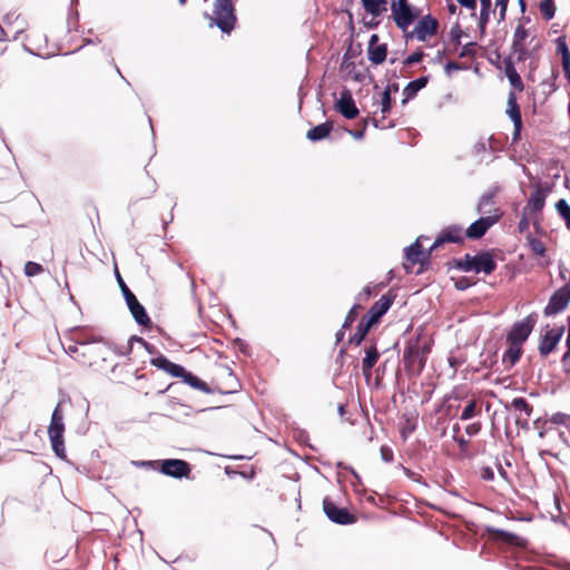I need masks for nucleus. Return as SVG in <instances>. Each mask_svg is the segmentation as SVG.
I'll return each instance as SVG.
<instances>
[{
  "instance_id": "1",
  "label": "nucleus",
  "mask_w": 570,
  "mask_h": 570,
  "mask_svg": "<svg viewBox=\"0 0 570 570\" xmlns=\"http://www.w3.org/2000/svg\"><path fill=\"white\" fill-rule=\"evenodd\" d=\"M105 350L106 347L96 341L94 343H75L65 348L73 360L89 366L94 365L99 357L105 360Z\"/></svg>"
},
{
  "instance_id": "2",
  "label": "nucleus",
  "mask_w": 570,
  "mask_h": 570,
  "mask_svg": "<svg viewBox=\"0 0 570 570\" xmlns=\"http://www.w3.org/2000/svg\"><path fill=\"white\" fill-rule=\"evenodd\" d=\"M458 267L466 273H484L489 275L497 268V263L492 253L482 252L476 255L466 254L458 262Z\"/></svg>"
},
{
  "instance_id": "3",
  "label": "nucleus",
  "mask_w": 570,
  "mask_h": 570,
  "mask_svg": "<svg viewBox=\"0 0 570 570\" xmlns=\"http://www.w3.org/2000/svg\"><path fill=\"white\" fill-rule=\"evenodd\" d=\"M207 18L210 20L209 26H217L223 32L229 33L236 22L234 8L230 0H215L213 14Z\"/></svg>"
},
{
  "instance_id": "4",
  "label": "nucleus",
  "mask_w": 570,
  "mask_h": 570,
  "mask_svg": "<svg viewBox=\"0 0 570 570\" xmlns=\"http://www.w3.org/2000/svg\"><path fill=\"white\" fill-rule=\"evenodd\" d=\"M65 423L63 415L59 410V405L53 410L51 415V421L48 428V435L51 442V446L56 455L60 459L66 458V449H65Z\"/></svg>"
},
{
  "instance_id": "5",
  "label": "nucleus",
  "mask_w": 570,
  "mask_h": 570,
  "mask_svg": "<svg viewBox=\"0 0 570 570\" xmlns=\"http://www.w3.org/2000/svg\"><path fill=\"white\" fill-rule=\"evenodd\" d=\"M391 10L396 26L404 31L416 18V13L407 3V0H392Z\"/></svg>"
},
{
  "instance_id": "6",
  "label": "nucleus",
  "mask_w": 570,
  "mask_h": 570,
  "mask_svg": "<svg viewBox=\"0 0 570 570\" xmlns=\"http://www.w3.org/2000/svg\"><path fill=\"white\" fill-rule=\"evenodd\" d=\"M530 37V33L522 24H519L513 35L512 41V56L511 59L515 57L518 61L524 60L528 57V48H527V39Z\"/></svg>"
},
{
  "instance_id": "7",
  "label": "nucleus",
  "mask_w": 570,
  "mask_h": 570,
  "mask_svg": "<svg viewBox=\"0 0 570 570\" xmlns=\"http://www.w3.org/2000/svg\"><path fill=\"white\" fill-rule=\"evenodd\" d=\"M570 302V287L563 286L559 288L550 298L544 308L546 315H554L562 312Z\"/></svg>"
},
{
  "instance_id": "8",
  "label": "nucleus",
  "mask_w": 570,
  "mask_h": 570,
  "mask_svg": "<svg viewBox=\"0 0 570 570\" xmlns=\"http://www.w3.org/2000/svg\"><path fill=\"white\" fill-rule=\"evenodd\" d=\"M160 471L165 475L173 478H183L187 476L190 472L189 464L186 461L178 459H167L159 461Z\"/></svg>"
},
{
  "instance_id": "9",
  "label": "nucleus",
  "mask_w": 570,
  "mask_h": 570,
  "mask_svg": "<svg viewBox=\"0 0 570 570\" xmlns=\"http://www.w3.org/2000/svg\"><path fill=\"white\" fill-rule=\"evenodd\" d=\"M534 320L531 316L515 323L508 335V341L521 345L532 332Z\"/></svg>"
},
{
  "instance_id": "10",
  "label": "nucleus",
  "mask_w": 570,
  "mask_h": 570,
  "mask_svg": "<svg viewBox=\"0 0 570 570\" xmlns=\"http://www.w3.org/2000/svg\"><path fill=\"white\" fill-rule=\"evenodd\" d=\"M336 109L347 119H354L358 115V109L348 90H343L335 101Z\"/></svg>"
},
{
  "instance_id": "11",
  "label": "nucleus",
  "mask_w": 570,
  "mask_h": 570,
  "mask_svg": "<svg viewBox=\"0 0 570 570\" xmlns=\"http://www.w3.org/2000/svg\"><path fill=\"white\" fill-rule=\"evenodd\" d=\"M436 28L438 21L431 16H425L417 22L411 36L420 41H425L429 37L436 32Z\"/></svg>"
},
{
  "instance_id": "12",
  "label": "nucleus",
  "mask_w": 570,
  "mask_h": 570,
  "mask_svg": "<svg viewBox=\"0 0 570 570\" xmlns=\"http://www.w3.org/2000/svg\"><path fill=\"white\" fill-rule=\"evenodd\" d=\"M497 216L479 218L468 227L465 232L466 237L472 239L481 238L488 232V229L497 223Z\"/></svg>"
},
{
  "instance_id": "13",
  "label": "nucleus",
  "mask_w": 570,
  "mask_h": 570,
  "mask_svg": "<svg viewBox=\"0 0 570 570\" xmlns=\"http://www.w3.org/2000/svg\"><path fill=\"white\" fill-rule=\"evenodd\" d=\"M323 508L328 519L333 522L340 524H350L354 522V518L345 509L337 508L328 500H324Z\"/></svg>"
},
{
  "instance_id": "14",
  "label": "nucleus",
  "mask_w": 570,
  "mask_h": 570,
  "mask_svg": "<svg viewBox=\"0 0 570 570\" xmlns=\"http://www.w3.org/2000/svg\"><path fill=\"white\" fill-rule=\"evenodd\" d=\"M463 240V229L459 226L445 228L434 240L430 250H433L444 243H461Z\"/></svg>"
},
{
  "instance_id": "15",
  "label": "nucleus",
  "mask_w": 570,
  "mask_h": 570,
  "mask_svg": "<svg viewBox=\"0 0 570 570\" xmlns=\"http://www.w3.org/2000/svg\"><path fill=\"white\" fill-rule=\"evenodd\" d=\"M564 333V327H556L546 332L540 344V353L547 355L553 351Z\"/></svg>"
},
{
  "instance_id": "16",
  "label": "nucleus",
  "mask_w": 570,
  "mask_h": 570,
  "mask_svg": "<svg viewBox=\"0 0 570 570\" xmlns=\"http://www.w3.org/2000/svg\"><path fill=\"white\" fill-rule=\"evenodd\" d=\"M392 299L387 296H382L368 311L364 318L370 324L374 325L391 307Z\"/></svg>"
},
{
  "instance_id": "17",
  "label": "nucleus",
  "mask_w": 570,
  "mask_h": 570,
  "mask_svg": "<svg viewBox=\"0 0 570 570\" xmlns=\"http://www.w3.org/2000/svg\"><path fill=\"white\" fill-rule=\"evenodd\" d=\"M367 55L368 59L376 65L382 63L386 58V46L379 43V37L376 35L371 36Z\"/></svg>"
},
{
  "instance_id": "18",
  "label": "nucleus",
  "mask_w": 570,
  "mask_h": 570,
  "mask_svg": "<svg viewBox=\"0 0 570 570\" xmlns=\"http://www.w3.org/2000/svg\"><path fill=\"white\" fill-rule=\"evenodd\" d=\"M426 239V237L420 236L414 244H412L405 249V257L409 262L413 264L421 263L430 255L432 250L429 249L425 253L422 246V242Z\"/></svg>"
},
{
  "instance_id": "19",
  "label": "nucleus",
  "mask_w": 570,
  "mask_h": 570,
  "mask_svg": "<svg viewBox=\"0 0 570 570\" xmlns=\"http://www.w3.org/2000/svg\"><path fill=\"white\" fill-rule=\"evenodd\" d=\"M151 364L175 377L185 375V368L178 364H175L164 356H157L151 360Z\"/></svg>"
},
{
  "instance_id": "20",
  "label": "nucleus",
  "mask_w": 570,
  "mask_h": 570,
  "mask_svg": "<svg viewBox=\"0 0 570 570\" xmlns=\"http://www.w3.org/2000/svg\"><path fill=\"white\" fill-rule=\"evenodd\" d=\"M375 114L380 111L384 118L391 110V94L390 89H385L374 96Z\"/></svg>"
},
{
  "instance_id": "21",
  "label": "nucleus",
  "mask_w": 570,
  "mask_h": 570,
  "mask_svg": "<svg viewBox=\"0 0 570 570\" xmlns=\"http://www.w3.org/2000/svg\"><path fill=\"white\" fill-rule=\"evenodd\" d=\"M508 105H509V108H508L507 112L510 116L511 120L513 121L514 127H515V135H518L519 130L521 128V115H520L519 107L515 102V97L513 94L510 95Z\"/></svg>"
},
{
  "instance_id": "22",
  "label": "nucleus",
  "mask_w": 570,
  "mask_h": 570,
  "mask_svg": "<svg viewBox=\"0 0 570 570\" xmlns=\"http://www.w3.org/2000/svg\"><path fill=\"white\" fill-rule=\"evenodd\" d=\"M332 130V125L328 122L321 124L307 131L306 137L309 140H321L328 136Z\"/></svg>"
},
{
  "instance_id": "23",
  "label": "nucleus",
  "mask_w": 570,
  "mask_h": 570,
  "mask_svg": "<svg viewBox=\"0 0 570 570\" xmlns=\"http://www.w3.org/2000/svg\"><path fill=\"white\" fill-rule=\"evenodd\" d=\"M546 200V193L540 188H537L532 194L528 202L527 207L530 210L539 212L542 209Z\"/></svg>"
},
{
  "instance_id": "24",
  "label": "nucleus",
  "mask_w": 570,
  "mask_h": 570,
  "mask_svg": "<svg viewBox=\"0 0 570 570\" xmlns=\"http://www.w3.org/2000/svg\"><path fill=\"white\" fill-rule=\"evenodd\" d=\"M505 76L512 87H514L515 89H518L520 91L523 89L522 80L511 61H508L505 63Z\"/></svg>"
},
{
  "instance_id": "25",
  "label": "nucleus",
  "mask_w": 570,
  "mask_h": 570,
  "mask_svg": "<svg viewBox=\"0 0 570 570\" xmlns=\"http://www.w3.org/2000/svg\"><path fill=\"white\" fill-rule=\"evenodd\" d=\"M362 3L365 10L373 16H380L386 10L385 0H362Z\"/></svg>"
},
{
  "instance_id": "26",
  "label": "nucleus",
  "mask_w": 570,
  "mask_h": 570,
  "mask_svg": "<svg viewBox=\"0 0 570 570\" xmlns=\"http://www.w3.org/2000/svg\"><path fill=\"white\" fill-rule=\"evenodd\" d=\"M428 83V78L421 77L407 83L404 88V95L406 99L413 98L421 89H423Z\"/></svg>"
},
{
  "instance_id": "27",
  "label": "nucleus",
  "mask_w": 570,
  "mask_h": 570,
  "mask_svg": "<svg viewBox=\"0 0 570 570\" xmlns=\"http://www.w3.org/2000/svg\"><path fill=\"white\" fill-rule=\"evenodd\" d=\"M135 321L141 326L150 325V318L146 313L145 307L139 303L129 309Z\"/></svg>"
},
{
  "instance_id": "28",
  "label": "nucleus",
  "mask_w": 570,
  "mask_h": 570,
  "mask_svg": "<svg viewBox=\"0 0 570 570\" xmlns=\"http://www.w3.org/2000/svg\"><path fill=\"white\" fill-rule=\"evenodd\" d=\"M481 4V12L479 18V28L483 32L485 29V26L490 19L491 13V0H480Z\"/></svg>"
},
{
  "instance_id": "29",
  "label": "nucleus",
  "mask_w": 570,
  "mask_h": 570,
  "mask_svg": "<svg viewBox=\"0 0 570 570\" xmlns=\"http://www.w3.org/2000/svg\"><path fill=\"white\" fill-rule=\"evenodd\" d=\"M379 358V353L375 347H371L366 351V355L363 358L362 367L365 373H368Z\"/></svg>"
},
{
  "instance_id": "30",
  "label": "nucleus",
  "mask_w": 570,
  "mask_h": 570,
  "mask_svg": "<svg viewBox=\"0 0 570 570\" xmlns=\"http://www.w3.org/2000/svg\"><path fill=\"white\" fill-rule=\"evenodd\" d=\"M540 12L546 20H551L554 16L556 7L553 0H542L539 4Z\"/></svg>"
},
{
  "instance_id": "31",
  "label": "nucleus",
  "mask_w": 570,
  "mask_h": 570,
  "mask_svg": "<svg viewBox=\"0 0 570 570\" xmlns=\"http://www.w3.org/2000/svg\"><path fill=\"white\" fill-rule=\"evenodd\" d=\"M521 355V345L515 343H510V347L504 354L503 360L505 362H510V364H514Z\"/></svg>"
},
{
  "instance_id": "32",
  "label": "nucleus",
  "mask_w": 570,
  "mask_h": 570,
  "mask_svg": "<svg viewBox=\"0 0 570 570\" xmlns=\"http://www.w3.org/2000/svg\"><path fill=\"white\" fill-rule=\"evenodd\" d=\"M558 214L566 220L567 227L570 229V206L564 199H560L556 204Z\"/></svg>"
},
{
  "instance_id": "33",
  "label": "nucleus",
  "mask_w": 570,
  "mask_h": 570,
  "mask_svg": "<svg viewBox=\"0 0 570 570\" xmlns=\"http://www.w3.org/2000/svg\"><path fill=\"white\" fill-rule=\"evenodd\" d=\"M372 324H370L368 322H366L365 320H363L358 326H357V330H356V333L354 334L352 341L355 342V344H360L364 337L366 336L368 330L371 328Z\"/></svg>"
},
{
  "instance_id": "34",
  "label": "nucleus",
  "mask_w": 570,
  "mask_h": 570,
  "mask_svg": "<svg viewBox=\"0 0 570 570\" xmlns=\"http://www.w3.org/2000/svg\"><path fill=\"white\" fill-rule=\"evenodd\" d=\"M489 532L493 535L495 539H501L507 542H519V538L510 532L499 530V529H489Z\"/></svg>"
},
{
  "instance_id": "35",
  "label": "nucleus",
  "mask_w": 570,
  "mask_h": 570,
  "mask_svg": "<svg viewBox=\"0 0 570 570\" xmlns=\"http://www.w3.org/2000/svg\"><path fill=\"white\" fill-rule=\"evenodd\" d=\"M550 421L554 424L564 425L570 429V415L564 413H556L551 416Z\"/></svg>"
},
{
  "instance_id": "36",
  "label": "nucleus",
  "mask_w": 570,
  "mask_h": 570,
  "mask_svg": "<svg viewBox=\"0 0 570 570\" xmlns=\"http://www.w3.org/2000/svg\"><path fill=\"white\" fill-rule=\"evenodd\" d=\"M42 272L41 265L35 262H28L24 265V273L27 276H36L39 275Z\"/></svg>"
},
{
  "instance_id": "37",
  "label": "nucleus",
  "mask_w": 570,
  "mask_h": 570,
  "mask_svg": "<svg viewBox=\"0 0 570 570\" xmlns=\"http://www.w3.org/2000/svg\"><path fill=\"white\" fill-rule=\"evenodd\" d=\"M476 409V403L474 401H470L469 404L463 409L461 414V420H470L474 416Z\"/></svg>"
},
{
  "instance_id": "38",
  "label": "nucleus",
  "mask_w": 570,
  "mask_h": 570,
  "mask_svg": "<svg viewBox=\"0 0 570 570\" xmlns=\"http://www.w3.org/2000/svg\"><path fill=\"white\" fill-rule=\"evenodd\" d=\"M529 245L531 250L537 255H543L546 253V247L542 242L535 238H531L529 240Z\"/></svg>"
},
{
  "instance_id": "39",
  "label": "nucleus",
  "mask_w": 570,
  "mask_h": 570,
  "mask_svg": "<svg viewBox=\"0 0 570 570\" xmlns=\"http://www.w3.org/2000/svg\"><path fill=\"white\" fill-rule=\"evenodd\" d=\"M509 0H497L495 6L499 8V17L498 20L503 21L505 19L507 8Z\"/></svg>"
},
{
  "instance_id": "40",
  "label": "nucleus",
  "mask_w": 570,
  "mask_h": 570,
  "mask_svg": "<svg viewBox=\"0 0 570 570\" xmlns=\"http://www.w3.org/2000/svg\"><path fill=\"white\" fill-rule=\"evenodd\" d=\"M124 297L129 309L139 304L137 297L130 292V289L125 291Z\"/></svg>"
},
{
  "instance_id": "41",
  "label": "nucleus",
  "mask_w": 570,
  "mask_h": 570,
  "mask_svg": "<svg viewBox=\"0 0 570 570\" xmlns=\"http://www.w3.org/2000/svg\"><path fill=\"white\" fill-rule=\"evenodd\" d=\"M181 377L184 379L185 382H187L188 384H190L194 387H200L203 385V383L199 381V379L191 375L190 373L185 372V375Z\"/></svg>"
},
{
  "instance_id": "42",
  "label": "nucleus",
  "mask_w": 570,
  "mask_h": 570,
  "mask_svg": "<svg viewBox=\"0 0 570 570\" xmlns=\"http://www.w3.org/2000/svg\"><path fill=\"white\" fill-rule=\"evenodd\" d=\"M356 309H357L356 305L351 308V311L348 312V314L345 318V322L343 324L344 327L350 326L354 322V320L356 317Z\"/></svg>"
},
{
  "instance_id": "43",
  "label": "nucleus",
  "mask_w": 570,
  "mask_h": 570,
  "mask_svg": "<svg viewBox=\"0 0 570 570\" xmlns=\"http://www.w3.org/2000/svg\"><path fill=\"white\" fill-rule=\"evenodd\" d=\"M132 464L139 468H154L159 461H132Z\"/></svg>"
},
{
  "instance_id": "44",
  "label": "nucleus",
  "mask_w": 570,
  "mask_h": 570,
  "mask_svg": "<svg viewBox=\"0 0 570 570\" xmlns=\"http://www.w3.org/2000/svg\"><path fill=\"white\" fill-rule=\"evenodd\" d=\"M558 48L562 55V61H566V57L570 58V52L564 41H559Z\"/></svg>"
},
{
  "instance_id": "45",
  "label": "nucleus",
  "mask_w": 570,
  "mask_h": 570,
  "mask_svg": "<svg viewBox=\"0 0 570 570\" xmlns=\"http://www.w3.org/2000/svg\"><path fill=\"white\" fill-rule=\"evenodd\" d=\"M462 7H465L474 12L476 9V0H456Z\"/></svg>"
},
{
  "instance_id": "46",
  "label": "nucleus",
  "mask_w": 570,
  "mask_h": 570,
  "mask_svg": "<svg viewBox=\"0 0 570 570\" xmlns=\"http://www.w3.org/2000/svg\"><path fill=\"white\" fill-rule=\"evenodd\" d=\"M422 57H423V55L421 52H415L407 57L406 62L410 65L416 63V62L421 61Z\"/></svg>"
},
{
  "instance_id": "47",
  "label": "nucleus",
  "mask_w": 570,
  "mask_h": 570,
  "mask_svg": "<svg viewBox=\"0 0 570 570\" xmlns=\"http://www.w3.org/2000/svg\"><path fill=\"white\" fill-rule=\"evenodd\" d=\"M563 70L567 79L570 81V58L566 57V61H562Z\"/></svg>"
},
{
  "instance_id": "48",
  "label": "nucleus",
  "mask_w": 570,
  "mask_h": 570,
  "mask_svg": "<svg viewBox=\"0 0 570 570\" xmlns=\"http://www.w3.org/2000/svg\"><path fill=\"white\" fill-rule=\"evenodd\" d=\"M348 134L356 140H360L364 137V130H348Z\"/></svg>"
},
{
  "instance_id": "49",
  "label": "nucleus",
  "mask_w": 570,
  "mask_h": 570,
  "mask_svg": "<svg viewBox=\"0 0 570 570\" xmlns=\"http://www.w3.org/2000/svg\"><path fill=\"white\" fill-rule=\"evenodd\" d=\"M480 430V425L476 424V423H473V424H470L468 428H466V432L468 434L470 435H473L475 433H478V431Z\"/></svg>"
},
{
  "instance_id": "50",
  "label": "nucleus",
  "mask_w": 570,
  "mask_h": 570,
  "mask_svg": "<svg viewBox=\"0 0 570 570\" xmlns=\"http://www.w3.org/2000/svg\"><path fill=\"white\" fill-rule=\"evenodd\" d=\"M117 277H118V283L121 288L122 295L125 296V291L129 289V288L127 287V285L125 284V282L122 281V278L120 277V275L118 273H117Z\"/></svg>"
},
{
  "instance_id": "51",
  "label": "nucleus",
  "mask_w": 570,
  "mask_h": 570,
  "mask_svg": "<svg viewBox=\"0 0 570 570\" xmlns=\"http://www.w3.org/2000/svg\"><path fill=\"white\" fill-rule=\"evenodd\" d=\"M490 202V197H483L480 202V207L488 204Z\"/></svg>"
},
{
  "instance_id": "52",
  "label": "nucleus",
  "mask_w": 570,
  "mask_h": 570,
  "mask_svg": "<svg viewBox=\"0 0 570 570\" xmlns=\"http://www.w3.org/2000/svg\"><path fill=\"white\" fill-rule=\"evenodd\" d=\"M363 294H364L365 297H368L371 295V288L370 287H365L363 289Z\"/></svg>"
},
{
  "instance_id": "53",
  "label": "nucleus",
  "mask_w": 570,
  "mask_h": 570,
  "mask_svg": "<svg viewBox=\"0 0 570 570\" xmlns=\"http://www.w3.org/2000/svg\"><path fill=\"white\" fill-rule=\"evenodd\" d=\"M353 79L356 80V81H360L362 79V77L356 73V75L353 76Z\"/></svg>"
},
{
  "instance_id": "54",
  "label": "nucleus",
  "mask_w": 570,
  "mask_h": 570,
  "mask_svg": "<svg viewBox=\"0 0 570 570\" xmlns=\"http://www.w3.org/2000/svg\"><path fill=\"white\" fill-rule=\"evenodd\" d=\"M517 403H520V404H522V405H525V403H524V401H523V400H519V401H517Z\"/></svg>"
},
{
  "instance_id": "55",
  "label": "nucleus",
  "mask_w": 570,
  "mask_h": 570,
  "mask_svg": "<svg viewBox=\"0 0 570 570\" xmlns=\"http://www.w3.org/2000/svg\"><path fill=\"white\" fill-rule=\"evenodd\" d=\"M179 2H180L181 4H184V3L186 2V0H179Z\"/></svg>"
}]
</instances>
